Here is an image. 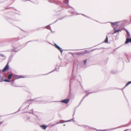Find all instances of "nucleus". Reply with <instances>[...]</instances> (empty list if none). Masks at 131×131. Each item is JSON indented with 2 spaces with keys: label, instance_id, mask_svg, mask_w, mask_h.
I'll use <instances>...</instances> for the list:
<instances>
[{
  "label": "nucleus",
  "instance_id": "1",
  "mask_svg": "<svg viewBox=\"0 0 131 131\" xmlns=\"http://www.w3.org/2000/svg\"><path fill=\"white\" fill-rule=\"evenodd\" d=\"M9 68V66L8 63H7L5 67L4 68V69L2 70V71L3 72H4L6 70H7Z\"/></svg>",
  "mask_w": 131,
  "mask_h": 131
},
{
  "label": "nucleus",
  "instance_id": "2",
  "mask_svg": "<svg viewBox=\"0 0 131 131\" xmlns=\"http://www.w3.org/2000/svg\"><path fill=\"white\" fill-rule=\"evenodd\" d=\"M69 101V99H66L61 101V102L66 104H67L68 103Z\"/></svg>",
  "mask_w": 131,
  "mask_h": 131
},
{
  "label": "nucleus",
  "instance_id": "3",
  "mask_svg": "<svg viewBox=\"0 0 131 131\" xmlns=\"http://www.w3.org/2000/svg\"><path fill=\"white\" fill-rule=\"evenodd\" d=\"M129 42L131 43V38L128 39L127 38L126 39V41H125V43L127 44Z\"/></svg>",
  "mask_w": 131,
  "mask_h": 131
},
{
  "label": "nucleus",
  "instance_id": "4",
  "mask_svg": "<svg viewBox=\"0 0 131 131\" xmlns=\"http://www.w3.org/2000/svg\"><path fill=\"white\" fill-rule=\"evenodd\" d=\"M118 23V22H116L114 23H112L113 25L115 26H116V27H117V26H118L117 25V23Z\"/></svg>",
  "mask_w": 131,
  "mask_h": 131
},
{
  "label": "nucleus",
  "instance_id": "5",
  "mask_svg": "<svg viewBox=\"0 0 131 131\" xmlns=\"http://www.w3.org/2000/svg\"><path fill=\"white\" fill-rule=\"evenodd\" d=\"M40 126L41 127L42 129H45L46 128V126L45 125H41Z\"/></svg>",
  "mask_w": 131,
  "mask_h": 131
},
{
  "label": "nucleus",
  "instance_id": "6",
  "mask_svg": "<svg viewBox=\"0 0 131 131\" xmlns=\"http://www.w3.org/2000/svg\"><path fill=\"white\" fill-rule=\"evenodd\" d=\"M12 78V75L11 74H9L8 76V78L9 80H10Z\"/></svg>",
  "mask_w": 131,
  "mask_h": 131
},
{
  "label": "nucleus",
  "instance_id": "7",
  "mask_svg": "<svg viewBox=\"0 0 131 131\" xmlns=\"http://www.w3.org/2000/svg\"><path fill=\"white\" fill-rule=\"evenodd\" d=\"M108 41V39L107 37V36L106 37V38L104 42L105 43H107Z\"/></svg>",
  "mask_w": 131,
  "mask_h": 131
},
{
  "label": "nucleus",
  "instance_id": "8",
  "mask_svg": "<svg viewBox=\"0 0 131 131\" xmlns=\"http://www.w3.org/2000/svg\"><path fill=\"white\" fill-rule=\"evenodd\" d=\"M121 29H117V30H115V31H114V33H116V32L119 31H121Z\"/></svg>",
  "mask_w": 131,
  "mask_h": 131
},
{
  "label": "nucleus",
  "instance_id": "9",
  "mask_svg": "<svg viewBox=\"0 0 131 131\" xmlns=\"http://www.w3.org/2000/svg\"><path fill=\"white\" fill-rule=\"evenodd\" d=\"M58 49H59V50L62 53V48H60V47H59V48Z\"/></svg>",
  "mask_w": 131,
  "mask_h": 131
},
{
  "label": "nucleus",
  "instance_id": "10",
  "mask_svg": "<svg viewBox=\"0 0 131 131\" xmlns=\"http://www.w3.org/2000/svg\"><path fill=\"white\" fill-rule=\"evenodd\" d=\"M131 83V81L129 82L128 83H127L126 85V86H127L129 84Z\"/></svg>",
  "mask_w": 131,
  "mask_h": 131
},
{
  "label": "nucleus",
  "instance_id": "11",
  "mask_svg": "<svg viewBox=\"0 0 131 131\" xmlns=\"http://www.w3.org/2000/svg\"><path fill=\"white\" fill-rule=\"evenodd\" d=\"M4 81L6 82H10V81L8 80L7 79H5L4 80Z\"/></svg>",
  "mask_w": 131,
  "mask_h": 131
},
{
  "label": "nucleus",
  "instance_id": "12",
  "mask_svg": "<svg viewBox=\"0 0 131 131\" xmlns=\"http://www.w3.org/2000/svg\"><path fill=\"white\" fill-rule=\"evenodd\" d=\"M55 47L56 48H57V49H58L59 48V46H58V45H57L56 44L55 45Z\"/></svg>",
  "mask_w": 131,
  "mask_h": 131
},
{
  "label": "nucleus",
  "instance_id": "13",
  "mask_svg": "<svg viewBox=\"0 0 131 131\" xmlns=\"http://www.w3.org/2000/svg\"><path fill=\"white\" fill-rule=\"evenodd\" d=\"M24 77H23L22 76H20V77H19L18 76H17V78H24Z\"/></svg>",
  "mask_w": 131,
  "mask_h": 131
},
{
  "label": "nucleus",
  "instance_id": "14",
  "mask_svg": "<svg viewBox=\"0 0 131 131\" xmlns=\"http://www.w3.org/2000/svg\"><path fill=\"white\" fill-rule=\"evenodd\" d=\"M84 62V64H86V60H84L83 61Z\"/></svg>",
  "mask_w": 131,
  "mask_h": 131
},
{
  "label": "nucleus",
  "instance_id": "15",
  "mask_svg": "<svg viewBox=\"0 0 131 131\" xmlns=\"http://www.w3.org/2000/svg\"><path fill=\"white\" fill-rule=\"evenodd\" d=\"M126 32L127 34H129V33L127 30H126Z\"/></svg>",
  "mask_w": 131,
  "mask_h": 131
},
{
  "label": "nucleus",
  "instance_id": "16",
  "mask_svg": "<svg viewBox=\"0 0 131 131\" xmlns=\"http://www.w3.org/2000/svg\"><path fill=\"white\" fill-rule=\"evenodd\" d=\"M129 36H130V35H129V34H127V36H128V37H129Z\"/></svg>",
  "mask_w": 131,
  "mask_h": 131
},
{
  "label": "nucleus",
  "instance_id": "17",
  "mask_svg": "<svg viewBox=\"0 0 131 131\" xmlns=\"http://www.w3.org/2000/svg\"><path fill=\"white\" fill-rule=\"evenodd\" d=\"M127 130H128L127 129H126V130H124V131H127Z\"/></svg>",
  "mask_w": 131,
  "mask_h": 131
},
{
  "label": "nucleus",
  "instance_id": "18",
  "mask_svg": "<svg viewBox=\"0 0 131 131\" xmlns=\"http://www.w3.org/2000/svg\"><path fill=\"white\" fill-rule=\"evenodd\" d=\"M2 56L3 57H4V56L3 55H2Z\"/></svg>",
  "mask_w": 131,
  "mask_h": 131
},
{
  "label": "nucleus",
  "instance_id": "19",
  "mask_svg": "<svg viewBox=\"0 0 131 131\" xmlns=\"http://www.w3.org/2000/svg\"><path fill=\"white\" fill-rule=\"evenodd\" d=\"M2 122H1V123H0V124H2Z\"/></svg>",
  "mask_w": 131,
  "mask_h": 131
},
{
  "label": "nucleus",
  "instance_id": "20",
  "mask_svg": "<svg viewBox=\"0 0 131 131\" xmlns=\"http://www.w3.org/2000/svg\"><path fill=\"white\" fill-rule=\"evenodd\" d=\"M69 121H67V122H69Z\"/></svg>",
  "mask_w": 131,
  "mask_h": 131
},
{
  "label": "nucleus",
  "instance_id": "21",
  "mask_svg": "<svg viewBox=\"0 0 131 131\" xmlns=\"http://www.w3.org/2000/svg\"><path fill=\"white\" fill-rule=\"evenodd\" d=\"M2 81H1V82H2Z\"/></svg>",
  "mask_w": 131,
  "mask_h": 131
}]
</instances>
